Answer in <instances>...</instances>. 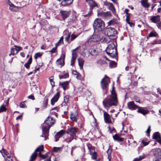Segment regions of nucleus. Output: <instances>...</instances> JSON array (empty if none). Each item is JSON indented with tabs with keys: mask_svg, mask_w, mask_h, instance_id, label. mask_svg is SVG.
<instances>
[{
	"mask_svg": "<svg viewBox=\"0 0 161 161\" xmlns=\"http://www.w3.org/2000/svg\"><path fill=\"white\" fill-rule=\"evenodd\" d=\"M92 9H90V11H89L88 13L84 15L85 17L89 16H90L92 13Z\"/></svg>",
	"mask_w": 161,
	"mask_h": 161,
	"instance_id": "nucleus-54",
	"label": "nucleus"
},
{
	"mask_svg": "<svg viewBox=\"0 0 161 161\" xmlns=\"http://www.w3.org/2000/svg\"><path fill=\"white\" fill-rule=\"evenodd\" d=\"M106 33L107 35L109 36H114L117 33L116 31L113 28H108L106 30Z\"/></svg>",
	"mask_w": 161,
	"mask_h": 161,
	"instance_id": "nucleus-9",
	"label": "nucleus"
},
{
	"mask_svg": "<svg viewBox=\"0 0 161 161\" xmlns=\"http://www.w3.org/2000/svg\"><path fill=\"white\" fill-rule=\"evenodd\" d=\"M67 33H68V35L66 36L65 38V41L67 42H68L69 41V39L70 37V33H68L67 30L65 31L64 32V33L65 34Z\"/></svg>",
	"mask_w": 161,
	"mask_h": 161,
	"instance_id": "nucleus-34",
	"label": "nucleus"
},
{
	"mask_svg": "<svg viewBox=\"0 0 161 161\" xmlns=\"http://www.w3.org/2000/svg\"><path fill=\"white\" fill-rule=\"evenodd\" d=\"M93 26L95 31H101L104 28V24L101 19H96L94 22Z\"/></svg>",
	"mask_w": 161,
	"mask_h": 161,
	"instance_id": "nucleus-4",
	"label": "nucleus"
},
{
	"mask_svg": "<svg viewBox=\"0 0 161 161\" xmlns=\"http://www.w3.org/2000/svg\"><path fill=\"white\" fill-rule=\"evenodd\" d=\"M51 84L52 87H54L55 86L54 82L53 81V80H49Z\"/></svg>",
	"mask_w": 161,
	"mask_h": 161,
	"instance_id": "nucleus-61",
	"label": "nucleus"
},
{
	"mask_svg": "<svg viewBox=\"0 0 161 161\" xmlns=\"http://www.w3.org/2000/svg\"><path fill=\"white\" fill-rule=\"evenodd\" d=\"M74 0H62L61 4L62 6H65L71 4Z\"/></svg>",
	"mask_w": 161,
	"mask_h": 161,
	"instance_id": "nucleus-25",
	"label": "nucleus"
},
{
	"mask_svg": "<svg viewBox=\"0 0 161 161\" xmlns=\"http://www.w3.org/2000/svg\"><path fill=\"white\" fill-rule=\"evenodd\" d=\"M128 108L131 110H135L138 108V106L136 105L133 102H130L127 103Z\"/></svg>",
	"mask_w": 161,
	"mask_h": 161,
	"instance_id": "nucleus-12",
	"label": "nucleus"
},
{
	"mask_svg": "<svg viewBox=\"0 0 161 161\" xmlns=\"http://www.w3.org/2000/svg\"><path fill=\"white\" fill-rule=\"evenodd\" d=\"M157 34L155 32H151L149 34V36L150 37L156 36Z\"/></svg>",
	"mask_w": 161,
	"mask_h": 161,
	"instance_id": "nucleus-43",
	"label": "nucleus"
},
{
	"mask_svg": "<svg viewBox=\"0 0 161 161\" xmlns=\"http://www.w3.org/2000/svg\"><path fill=\"white\" fill-rule=\"evenodd\" d=\"M63 37L62 36L60 38V39L57 42V43L56 44V46L57 47L59 46L60 44L61 43H63Z\"/></svg>",
	"mask_w": 161,
	"mask_h": 161,
	"instance_id": "nucleus-38",
	"label": "nucleus"
},
{
	"mask_svg": "<svg viewBox=\"0 0 161 161\" xmlns=\"http://www.w3.org/2000/svg\"><path fill=\"white\" fill-rule=\"evenodd\" d=\"M15 51H16L15 48H12L11 49L10 52H11V54H12L13 55L17 54L16 52H15Z\"/></svg>",
	"mask_w": 161,
	"mask_h": 161,
	"instance_id": "nucleus-45",
	"label": "nucleus"
},
{
	"mask_svg": "<svg viewBox=\"0 0 161 161\" xmlns=\"http://www.w3.org/2000/svg\"><path fill=\"white\" fill-rule=\"evenodd\" d=\"M156 25L158 29H161V21L160 20L156 23Z\"/></svg>",
	"mask_w": 161,
	"mask_h": 161,
	"instance_id": "nucleus-53",
	"label": "nucleus"
},
{
	"mask_svg": "<svg viewBox=\"0 0 161 161\" xmlns=\"http://www.w3.org/2000/svg\"><path fill=\"white\" fill-rule=\"evenodd\" d=\"M153 138L156 140V141L161 144V137L160 134L159 132H157L154 133L153 134Z\"/></svg>",
	"mask_w": 161,
	"mask_h": 161,
	"instance_id": "nucleus-11",
	"label": "nucleus"
},
{
	"mask_svg": "<svg viewBox=\"0 0 161 161\" xmlns=\"http://www.w3.org/2000/svg\"><path fill=\"white\" fill-rule=\"evenodd\" d=\"M76 59V58H72L71 60V64H70L71 65L73 66V65H74V64L75 63V61Z\"/></svg>",
	"mask_w": 161,
	"mask_h": 161,
	"instance_id": "nucleus-57",
	"label": "nucleus"
},
{
	"mask_svg": "<svg viewBox=\"0 0 161 161\" xmlns=\"http://www.w3.org/2000/svg\"><path fill=\"white\" fill-rule=\"evenodd\" d=\"M144 154H143L142 155L138 157V158L139 161H140L143 159L144 158Z\"/></svg>",
	"mask_w": 161,
	"mask_h": 161,
	"instance_id": "nucleus-59",
	"label": "nucleus"
},
{
	"mask_svg": "<svg viewBox=\"0 0 161 161\" xmlns=\"http://www.w3.org/2000/svg\"><path fill=\"white\" fill-rule=\"evenodd\" d=\"M14 47L15 48L17 54L19 51L21 50L22 49V48L21 47L18 46L16 45H14Z\"/></svg>",
	"mask_w": 161,
	"mask_h": 161,
	"instance_id": "nucleus-37",
	"label": "nucleus"
},
{
	"mask_svg": "<svg viewBox=\"0 0 161 161\" xmlns=\"http://www.w3.org/2000/svg\"><path fill=\"white\" fill-rule=\"evenodd\" d=\"M126 22L128 24H129L131 27H132V26L134 25V24L133 23H132V22H130V20H129L128 21H126Z\"/></svg>",
	"mask_w": 161,
	"mask_h": 161,
	"instance_id": "nucleus-62",
	"label": "nucleus"
},
{
	"mask_svg": "<svg viewBox=\"0 0 161 161\" xmlns=\"http://www.w3.org/2000/svg\"><path fill=\"white\" fill-rule=\"evenodd\" d=\"M70 119L73 121L76 122L77 119L76 118V114H71L70 115Z\"/></svg>",
	"mask_w": 161,
	"mask_h": 161,
	"instance_id": "nucleus-35",
	"label": "nucleus"
},
{
	"mask_svg": "<svg viewBox=\"0 0 161 161\" xmlns=\"http://www.w3.org/2000/svg\"><path fill=\"white\" fill-rule=\"evenodd\" d=\"M114 139L115 141H117L118 142H121L123 141V138L120 137L117 135L115 134L113 136Z\"/></svg>",
	"mask_w": 161,
	"mask_h": 161,
	"instance_id": "nucleus-29",
	"label": "nucleus"
},
{
	"mask_svg": "<svg viewBox=\"0 0 161 161\" xmlns=\"http://www.w3.org/2000/svg\"><path fill=\"white\" fill-rule=\"evenodd\" d=\"M137 112L140 113L144 115H145L146 114L149 113V111L147 110H146L144 108L141 107H139L138 108Z\"/></svg>",
	"mask_w": 161,
	"mask_h": 161,
	"instance_id": "nucleus-20",
	"label": "nucleus"
},
{
	"mask_svg": "<svg viewBox=\"0 0 161 161\" xmlns=\"http://www.w3.org/2000/svg\"><path fill=\"white\" fill-rule=\"evenodd\" d=\"M64 55L62 54L61 57L57 60L56 62V64L58 66H60L61 67L63 66L64 64Z\"/></svg>",
	"mask_w": 161,
	"mask_h": 161,
	"instance_id": "nucleus-10",
	"label": "nucleus"
},
{
	"mask_svg": "<svg viewBox=\"0 0 161 161\" xmlns=\"http://www.w3.org/2000/svg\"><path fill=\"white\" fill-rule=\"evenodd\" d=\"M150 128H151V126H149L147 130H146V132L147 133H148V134H149L150 133Z\"/></svg>",
	"mask_w": 161,
	"mask_h": 161,
	"instance_id": "nucleus-63",
	"label": "nucleus"
},
{
	"mask_svg": "<svg viewBox=\"0 0 161 161\" xmlns=\"http://www.w3.org/2000/svg\"><path fill=\"white\" fill-rule=\"evenodd\" d=\"M59 85L61 86L64 90L67 89L69 88V82L66 81L63 82H60Z\"/></svg>",
	"mask_w": 161,
	"mask_h": 161,
	"instance_id": "nucleus-22",
	"label": "nucleus"
},
{
	"mask_svg": "<svg viewBox=\"0 0 161 161\" xmlns=\"http://www.w3.org/2000/svg\"><path fill=\"white\" fill-rule=\"evenodd\" d=\"M43 145H41L37 148L35 152L32 154L30 157V159L29 161H33L36 158L37 156V154L36 152H40L39 153V156L43 158H47L48 156L47 154L46 155H42V154L41 152L43 150Z\"/></svg>",
	"mask_w": 161,
	"mask_h": 161,
	"instance_id": "nucleus-5",
	"label": "nucleus"
},
{
	"mask_svg": "<svg viewBox=\"0 0 161 161\" xmlns=\"http://www.w3.org/2000/svg\"><path fill=\"white\" fill-rule=\"evenodd\" d=\"M61 148L60 147H54L53 151L55 152H58L60 150Z\"/></svg>",
	"mask_w": 161,
	"mask_h": 161,
	"instance_id": "nucleus-51",
	"label": "nucleus"
},
{
	"mask_svg": "<svg viewBox=\"0 0 161 161\" xmlns=\"http://www.w3.org/2000/svg\"><path fill=\"white\" fill-rule=\"evenodd\" d=\"M20 107L21 108H26V106L25 103V102H21L19 105Z\"/></svg>",
	"mask_w": 161,
	"mask_h": 161,
	"instance_id": "nucleus-44",
	"label": "nucleus"
},
{
	"mask_svg": "<svg viewBox=\"0 0 161 161\" xmlns=\"http://www.w3.org/2000/svg\"><path fill=\"white\" fill-rule=\"evenodd\" d=\"M2 79L3 80H7L11 83L14 82L15 80L12 75L7 72H4L3 73Z\"/></svg>",
	"mask_w": 161,
	"mask_h": 161,
	"instance_id": "nucleus-8",
	"label": "nucleus"
},
{
	"mask_svg": "<svg viewBox=\"0 0 161 161\" xmlns=\"http://www.w3.org/2000/svg\"><path fill=\"white\" fill-rule=\"evenodd\" d=\"M43 53L41 52H38L36 53L34 56V58L35 59H37L38 58H40L42 55Z\"/></svg>",
	"mask_w": 161,
	"mask_h": 161,
	"instance_id": "nucleus-32",
	"label": "nucleus"
},
{
	"mask_svg": "<svg viewBox=\"0 0 161 161\" xmlns=\"http://www.w3.org/2000/svg\"><path fill=\"white\" fill-rule=\"evenodd\" d=\"M109 23L110 25H114L117 23V21L116 19H113L110 20Z\"/></svg>",
	"mask_w": 161,
	"mask_h": 161,
	"instance_id": "nucleus-42",
	"label": "nucleus"
},
{
	"mask_svg": "<svg viewBox=\"0 0 161 161\" xmlns=\"http://www.w3.org/2000/svg\"><path fill=\"white\" fill-rule=\"evenodd\" d=\"M98 14L100 15L102 17L105 18L106 17L105 15V12H102L100 13H98Z\"/></svg>",
	"mask_w": 161,
	"mask_h": 161,
	"instance_id": "nucleus-47",
	"label": "nucleus"
},
{
	"mask_svg": "<svg viewBox=\"0 0 161 161\" xmlns=\"http://www.w3.org/2000/svg\"><path fill=\"white\" fill-rule=\"evenodd\" d=\"M130 13L127 14H126V21H128L129 20H130Z\"/></svg>",
	"mask_w": 161,
	"mask_h": 161,
	"instance_id": "nucleus-58",
	"label": "nucleus"
},
{
	"mask_svg": "<svg viewBox=\"0 0 161 161\" xmlns=\"http://www.w3.org/2000/svg\"><path fill=\"white\" fill-rule=\"evenodd\" d=\"M9 9L12 11H14L17 10V8L13 4H12L9 6Z\"/></svg>",
	"mask_w": 161,
	"mask_h": 161,
	"instance_id": "nucleus-33",
	"label": "nucleus"
},
{
	"mask_svg": "<svg viewBox=\"0 0 161 161\" xmlns=\"http://www.w3.org/2000/svg\"><path fill=\"white\" fill-rule=\"evenodd\" d=\"M100 37H98L97 36L95 35H92L91 37L89 39L88 41L89 42H97L98 41H100Z\"/></svg>",
	"mask_w": 161,
	"mask_h": 161,
	"instance_id": "nucleus-17",
	"label": "nucleus"
},
{
	"mask_svg": "<svg viewBox=\"0 0 161 161\" xmlns=\"http://www.w3.org/2000/svg\"><path fill=\"white\" fill-rule=\"evenodd\" d=\"M65 133V131L64 130H61L58 132L55 136V141H58L59 140V138L62 137Z\"/></svg>",
	"mask_w": 161,
	"mask_h": 161,
	"instance_id": "nucleus-18",
	"label": "nucleus"
},
{
	"mask_svg": "<svg viewBox=\"0 0 161 161\" xmlns=\"http://www.w3.org/2000/svg\"><path fill=\"white\" fill-rule=\"evenodd\" d=\"M112 40L108 36H104L101 38L100 37V41L101 42L108 43Z\"/></svg>",
	"mask_w": 161,
	"mask_h": 161,
	"instance_id": "nucleus-13",
	"label": "nucleus"
},
{
	"mask_svg": "<svg viewBox=\"0 0 161 161\" xmlns=\"http://www.w3.org/2000/svg\"><path fill=\"white\" fill-rule=\"evenodd\" d=\"M86 1L89 5L90 9H93L95 7H97V3L93 0H86Z\"/></svg>",
	"mask_w": 161,
	"mask_h": 161,
	"instance_id": "nucleus-14",
	"label": "nucleus"
},
{
	"mask_svg": "<svg viewBox=\"0 0 161 161\" xmlns=\"http://www.w3.org/2000/svg\"><path fill=\"white\" fill-rule=\"evenodd\" d=\"M59 93L57 92L52 98L51 103L52 105H53L55 102H56L59 98Z\"/></svg>",
	"mask_w": 161,
	"mask_h": 161,
	"instance_id": "nucleus-19",
	"label": "nucleus"
},
{
	"mask_svg": "<svg viewBox=\"0 0 161 161\" xmlns=\"http://www.w3.org/2000/svg\"><path fill=\"white\" fill-rule=\"evenodd\" d=\"M78 131V129L75 127H71L68 129L67 132L68 134H70L72 135H74V136H76V133Z\"/></svg>",
	"mask_w": 161,
	"mask_h": 161,
	"instance_id": "nucleus-16",
	"label": "nucleus"
},
{
	"mask_svg": "<svg viewBox=\"0 0 161 161\" xmlns=\"http://www.w3.org/2000/svg\"><path fill=\"white\" fill-rule=\"evenodd\" d=\"M67 137L65 139V141L69 143L71 142L75 137L74 135H72L70 134H68Z\"/></svg>",
	"mask_w": 161,
	"mask_h": 161,
	"instance_id": "nucleus-24",
	"label": "nucleus"
},
{
	"mask_svg": "<svg viewBox=\"0 0 161 161\" xmlns=\"http://www.w3.org/2000/svg\"><path fill=\"white\" fill-rule=\"evenodd\" d=\"M78 35H75L74 34H72L71 36L70 41H72L75 39L78 36Z\"/></svg>",
	"mask_w": 161,
	"mask_h": 161,
	"instance_id": "nucleus-40",
	"label": "nucleus"
},
{
	"mask_svg": "<svg viewBox=\"0 0 161 161\" xmlns=\"http://www.w3.org/2000/svg\"><path fill=\"white\" fill-rule=\"evenodd\" d=\"M116 64V63L115 62L112 61L110 63V66L111 67H115Z\"/></svg>",
	"mask_w": 161,
	"mask_h": 161,
	"instance_id": "nucleus-49",
	"label": "nucleus"
},
{
	"mask_svg": "<svg viewBox=\"0 0 161 161\" xmlns=\"http://www.w3.org/2000/svg\"><path fill=\"white\" fill-rule=\"evenodd\" d=\"M148 0H142L141 3L142 6L145 8H148L150 6L147 3Z\"/></svg>",
	"mask_w": 161,
	"mask_h": 161,
	"instance_id": "nucleus-27",
	"label": "nucleus"
},
{
	"mask_svg": "<svg viewBox=\"0 0 161 161\" xmlns=\"http://www.w3.org/2000/svg\"><path fill=\"white\" fill-rule=\"evenodd\" d=\"M60 13L63 20L65 19L66 18L69 17L70 14L69 12L66 11H61Z\"/></svg>",
	"mask_w": 161,
	"mask_h": 161,
	"instance_id": "nucleus-21",
	"label": "nucleus"
},
{
	"mask_svg": "<svg viewBox=\"0 0 161 161\" xmlns=\"http://www.w3.org/2000/svg\"><path fill=\"white\" fill-rule=\"evenodd\" d=\"M27 98L28 99H32L33 100H34L35 99V98L34 97V96H33L32 95H30V96H28L27 97Z\"/></svg>",
	"mask_w": 161,
	"mask_h": 161,
	"instance_id": "nucleus-60",
	"label": "nucleus"
},
{
	"mask_svg": "<svg viewBox=\"0 0 161 161\" xmlns=\"http://www.w3.org/2000/svg\"><path fill=\"white\" fill-rule=\"evenodd\" d=\"M7 108L4 105H2L0 107V113L3 112H5Z\"/></svg>",
	"mask_w": 161,
	"mask_h": 161,
	"instance_id": "nucleus-39",
	"label": "nucleus"
},
{
	"mask_svg": "<svg viewBox=\"0 0 161 161\" xmlns=\"http://www.w3.org/2000/svg\"><path fill=\"white\" fill-rule=\"evenodd\" d=\"M141 143L144 146H146L149 144V142H145L143 140H142Z\"/></svg>",
	"mask_w": 161,
	"mask_h": 161,
	"instance_id": "nucleus-56",
	"label": "nucleus"
},
{
	"mask_svg": "<svg viewBox=\"0 0 161 161\" xmlns=\"http://www.w3.org/2000/svg\"><path fill=\"white\" fill-rule=\"evenodd\" d=\"M128 145H130L133 142H136V141L133 140V137L131 136H129L128 137Z\"/></svg>",
	"mask_w": 161,
	"mask_h": 161,
	"instance_id": "nucleus-30",
	"label": "nucleus"
},
{
	"mask_svg": "<svg viewBox=\"0 0 161 161\" xmlns=\"http://www.w3.org/2000/svg\"><path fill=\"white\" fill-rule=\"evenodd\" d=\"M78 49V48H76L75 49H74L72 51V57L73 58H76L77 57V53L76 51V50Z\"/></svg>",
	"mask_w": 161,
	"mask_h": 161,
	"instance_id": "nucleus-31",
	"label": "nucleus"
},
{
	"mask_svg": "<svg viewBox=\"0 0 161 161\" xmlns=\"http://www.w3.org/2000/svg\"><path fill=\"white\" fill-rule=\"evenodd\" d=\"M106 51L107 54L112 58H114L117 56V47L114 43L108 45L106 48Z\"/></svg>",
	"mask_w": 161,
	"mask_h": 161,
	"instance_id": "nucleus-3",
	"label": "nucleus"
},
{
	"mask_svg": "<svg viewBox=\"0 0 161 161\" xmlns=\"http://www.w3.org/2000/svg\"><path fill=\"white\" fill-rule=\"evenodd\" d=\"M48 99L47 98L45 97L43 102L44 106L46 108L47 106Z\"/></svg>",
	"mask_w": 161,
	"mask_h": 161,
	"instance_id": "nucleus-41",
	"label": "nucleus"
},
{
	"mask_svg": "<svg viewBox=\"0 0 161 161\" xmlns=\"http://www.w3.org/2000/svg\"><path fill=\"white\" fill-rule=\"evenodd\" d=\"M105 13V15L106 17L110 16L111 15V13L110 12H107Z\"/></svg>",
	"mask_w": 161,
	"mask_h": 161,
	"instance_id": "nucleus-64",
	"label": "nucleus"
},
{
	"mask_svg": "<svg viewBox=\"0 0 161 161\" xmlns=\"http://www.w3.org/2000/svg\"><path fill=\"white\" fill-rule=\"evenodd\" d=\"M54 119L52 117L49 116L45 121L44 123L47 124L48 126L44 125L43 124L42 128V134L41 136L42 137H45V140H46L47 136L48 135L49 130L51 126L54 124Z\"/></svg>",
	"mask_w": 161,
	"mask_h": 161,
	"instance_id": "nucleus-2",
	"label": "nucleus"
},
{
	"mask_svg": "<svg viewBox=\"0 0 161 161\" xmlns=\"http://www.w3.org/2000/svg\"><path fill=\"white\" fill-rule=\"evenodd\" d=\"M0 152L2 153L3 156L4 157L3 154L7 156L8 154V152L4 149H3L2 150L0 151Z\"/></svg>",
	"mask_w": 161,
	"mask_h": 161,
	"instance_id": "nucleus-36",
	"label": "nucleus"
},
{
	"mask_svg": "<svg viewBox=\"0 0 161 161\" xmlns=\"http://www.w3.org/2000/svg\"><path fill=\"white\" fill-rule=\"evenodd\" d=\"M101 51L100 46L99 44L94 45L89 50L90 54L92 55H97Z\"/></svg>",
	"mask_w": 161,
	"mask_h": 161,
	"instance_id": "nucleus-6",
	"label": "nucleus"
},
{
	"mask_svg": "<svg viewBox=\"0 0 161 161\" xmlns=\"http://www.w3.org/2000/svg\"><path fill=\"white\" fill-rule=\"evenodd\" d=\"M57 47L56 46V47H55L53 48L49 52L52 53H55L56 51Z\"/></svg>",
	"mask_w": 161,
	"mask_h": 161,
	"instance_id": "nucleus-52",
	"label": "nucleus"
},
{
	"mask_svg": "<svg viewBox=\"0 0 161 161\" xmlns=\"http://www.w3.org/2000/svg\"><path fill=\"white\" fill-rule=\"evenodd\" d=\"M109 9L113 12L115 11V9L113 5V4L112 3H109Z\"/></svg>",
	"mask_w": 161,
	"mask_h": 161,
	"instance_id": "nucleus-48",
	"label": "nucleus"
},
{
	"mask_svg": "<svg viewBox=\"0 0 161 161\" xmlns=\"http://www.w3.org/2000/svg\"><path fill=\"white\" fill-rule=\"evenodd\" d=\"M110 83V79L106 75L101 81V86L103 90H107L108 84Z\"/></svg>",
	"mask_w": 161,
	"mask_h": 161,
	"instance_id": "nucleus-7",
	"label": "nucleus"
},
{
	"mask_svg": "<svg viewBox=\"0 0 161 161\" xmlns=\"http://www.w3.org/2000/svg\"><path fill=\"white\" fill-rule=\"evenodd\" d=\"M68 77V74H65L64 75H62V76H59V79H65L67 77Z\"/></svg>",
	"mask_w": 161,
	"mask_h": 161,
	"instance_id": "nucleus-46",
	"label": "nucleus"
},
{
	"mask_svg": "<svg viewBox=\"0 0 161 161\" xmlns=\"http://www.w3.org/2000/svg\"><path fill=\"white\" fill-rule=\"evenodd\" d=\"M75 73H76L77 74H75V75H76V78L79 80H80L81 79V75H80L76 71H75Z\"/></svg>",
	"mask_w": 161,
	"mask_h": 161,
	"instance_id": "nucleus-50",
	"label": "nucleus"
},
{
	"mask_svg": "<svg viewBox=\"0 0 161 161\" xmlns=\"http://www.w3.org/2000/svg\"><path fill=\"white\" fill-rule=\"evenodd\" d=\"M92 157L93 159H96L97 158V155L95 152L93 153L92 154Z\"/></svg>",
	"mask_w": 161,
	"mask_h": 161,
	"instance_id": "nucleus-55",
	"label": "nucleus"
},
{
	"mask_svg": "<svg viewBox=\"0 0 161 161\" xmlns=\"http://www.w3.org/2000/svg\"><path fill=\"white\" fill-rule=\"evenodd\" d=\"M103 116L105 122L108 123H111V120L110 115L106 112H103Z\"/></svg>",
	"mask_w": 161,
	"mask_h": 161,
	"instance_id": "nucleus-15",
	"label": "nucleus"
},
{
	"mask_svg": "<svg viewBox=\"0 0 161 161\" xmlns=\"http://www.w3.org/2000/svg\"><path fill=\"white\" fill-rule=\"evenodd\" d=\"M78 64L80 66V69H82L83 67V65L84 62V59L82 58H79L78 59Z\"/></svg>",
	"mask_w": 161,
	"mask_h": 161,
	"instance_id": "nucleus-26",
	"label": "nucleus"
},
{
	"mask_svg": "<svg viewBox=\"0 0 161 161\" xmlns=\"http://www.w3.org/2000/svg\"><path fill=\"white\" fill-rule=\"evenodd\" d=\"M152 22L154 23H157L160 20V16L159 15L153 16L150 19Z\"/></svg>",
	"mask_w": 161,
	"mask_h": 161,
	"instance_id": "nucleus-23",
	"label": "nucleus"
},
{
	"mask_svg": "<svg viewBox=\"0 0 161 161\" xmlns=\"http://www.w3.org/2000/svg\"><path fill=\"white\" fill-rule=\"evenodd\" d=\"M111 95L109 98H105L103 102L104 107H109L112 106H116L118 104L117 94L114 89V87H112L111 92Z\"/></svg>",
	"mask_w": 161,
	"mask_h": 161,
	"instance_id": "nucleus-1",
	"label": "nucleus"
},
{
	"mask_svg": "<svg viewBox=\"0 0 161 161\" xmlns=\"http://www.w3.org/2000/svg\"><path fill=\"white\" fill-rule=\"evenodd\" d=\"M32 62V58L31 56L30 58L29 59L27 62L24 64V66L27 69L29 68L30 65L31 64Z\"/></svg>",
	"mask_w": 161,
	"mask_h": 161,
	"instance_id": "nucleus-28",
	"label": "nucleus"
}]
</instances>
